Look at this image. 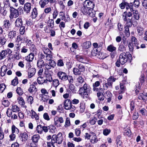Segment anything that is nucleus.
Returning a JSON list of instances; mask_svg holds the SVG:
<instances>
[{"instance_id":"nucleus-1","label":"nucleus","mask_w":147,"mask_h":147,"mask_svg":"<svg viewBox=\"0 0 147 147\" xmlns=\"http://www.w3.org/2000/svg\"><path fill=\"white\" fill-rule=\"evenodd\" d=\"M91 88L88 84H84L83 87L80 88L78 91L79 94L82 96H85L86 97L91 93Z\"/></svg>"},{"instance_id":"nucleus-2","label":"nucleus","mask_w":147,"mask_h":147,"mask_svg":"<svg viewBox=\"0 0 147 147\" xmlns=\"http://www.w3.org/2000/svg\"><path fill=\"white\" fill-rule=\"evenodd\" d=\"M131 58V55L128 53L123 52L120 54L119 56V61L120 63L123 65L126 63L128 59Z\"/></svg>"},{"instance_id":"nucleus-3","label":"nucleus","mask_w":147,"mask_h":147,"mask_svg":"<svg viewBox=\"0 0 147 147\" xmlns=\"http://www.w3.org/2000/svg\"><path fill=\"white\" fill-rule=\"evenodd\" d=\"M52 141L58 144H61L63 140L61 133L59 132L57 135H53L51 138Z\"/></svg>"},{"instance_id":"nucleus-4","label":"nucleus","mask_w":147,"mask_h":147,"mask_svg":"<svg viewBox=\"0 0 147 147\" xmlns=\"http://www.w3.org/2000/svg\"><path fill=\"white\" fill-rule=\"evenodd\" d=\"M93 90L97 93V96L99 100L103 101L104 100V96L103 93L104 92L103 88L101 87L94 88V89H93Z\"/></svg>"},{"instance_id":"nucleus-5","label":"nucleus","mask_w":147,"mask_h":147,"mask_svg":"<svg viewBox=\"0 0 147 147\" xmlns=\"http://www.w3.org/2000/svg\"><path fill=\"white\" fill-rule=\"evenodd\" d=\"M9 11L10 14L9 16L10 20L13 18H16L19 16L18 11L14 8L12 7H9Z\"/></svg>"},{"instance_id":"nucleus-6","label":"nucleus","mask_w":147,"mask_h":147,"mask_svg":"<svg viewBox=\"0 0 147 147\" xmlns=\"http://www.w3.org/2000/svg\"><path fill=\"white\" fill-rule=\"evenodd\" d=\"M87 1L86 6L87 8L88 9H88V11H89V16H92L91 14L92 15V11L94 7V2L91 0H89Z\"/></svg>"},{"instance_id":"nucleus-7","label":"nucleus","mask_w":147,"mask_h":147,"mask_svg":"<svg viewBox=\"0 0 147 147\" xmlns=\"http://www.w3.org/2000/svg\"><path fill=\"white\" fill-rule=\"evenodd\" d=\"M57 76L59 79L63 81H65L68 79V76L66 73L61 71L58 72Z\"/></svg>"},{"instance_id":"nucleus-8","label":"nucleus","mask_w":147,"mask_h":147,"mask_svg":"<svg viewBox=\"0 0 147 147\" xmlns=\"http://www.w3.org/2000/svg\"><path fill=\"white\" fill-rule=\"evenodd\" d=\"M64 120L62 117H58L56 116L54 118V123L55 125L57 127H60L61 125L59 123V122L60 124L63 123Z\"/></svg>"},{"instance_id":"nucleus-9","label":"nucleus","mask_w":147,"mask_h":147,"mask_svg":"<svg viewBox=\"0 0 147 147\" xmlns=\"http://www.w3.org/2000/svg\"><path fill=\"white\" fill-rule=\"evenodd\" d=\"M64 105L65 109L66 110L71 109L72 107V103L69 99H66L64 102Z\"/></svg>"},{"instance_id":"nucleus-10","label":"nucleus","mask_w":147,"mask_h":147,"mask_svg":"<svg viewBox=\"0 0 147 147\" xmlns=\"http://www.w3.org/2000/svg\"><path fill=\"white\" fill-rule=\"evenodd\" d=\"M90 134L92 135V137L90 139V142L92 144H95L98 141V140L95 134L93 132H90Z\"/></svg>"},{"instance_id":"nucleus-11","label":"nucleus","mask_w":147,"mask_h":147,"mask_svg":"<svg viewBox=\"0 0 147 147\" xmlns=\"http://www.w3.org/2000/svg\"><path fill=\"white\" fill-rule=\"evenodd\" d=\"M31 8V5L30 3H27L24 5V10L26 13H29Z\"/></svg>"},{"instance_id":"nucleus-12","label":"nucleus","mask_w":147,"mask_h":147,"mask_svg":"<svg viewBox=\"0 0 147 147\" xmlns=\"http://www.w3.org/2000/svg\"><path fill=\"white\" fill-rule=\"evenodd\" d=\"M35 54L31 53L28 56H26L24 59L27 62H31L32 61L34 57V55Z\"/></svg>"},{"instance_id":"nucleus-13","label":"nucleus","mask_w":147,"mask_h":147,"mask_svg":"<svg viewBox=\"0 0 147 147\" xmlns=\"http://www.w3.org/2000/svg\"><path fill=\"white\" fill-rule=\"evenodd\" d=\"M28 90L30 93L34 94L37 92V89L34 85L31 84L30 85Z\"/></svg>"},{"instance_id":"nucleus-14","label":"nucleus","mask_w":147,"mask_h":147,"mask_svg":"<svg viewBox=\"0 0 147 147\" xmlns=\"http://www.w3.org/2000/svg\"><path fill=\"white\" fill-rule=\"evenodd\" d=\"M131 11L133 12V16L132 18H134L135 19L138 20L140 18V14L138 11L137 10L133 9Z\"/></svg>"},{"instance_id":"nucleus-15","label":"nucleus","mask_w":147,"mask_h":147,"mask_svg":"<svg viewBox=\"0 0 147 147\" xmlns=\"http://www.w3.org/2000/svg\"><path fill=\"white\" fill-rule=\"evenodd\" d=\"M49 2V0H40L39 4L42 8H44Z\"/></svg>"},{"instance_id":"nucleus-16","label":"nucleus","mask_w":147,"mask_h":147,"mask_svg":"<svg viewBox=\"0 0 147 147\" xmlns=\"http://www.w3.org/2000/svg\"><path fill=\"white\" fill-rule=\"evenodd\" d=\"M9 109H8L6 111V114L8 117H11V119H16L18 118L17 115L15 114H12V113L11 111L9 112L8 110Z\"/></svg>"},{"instance_id":"nucleus-17","label":"nucleus","mask_w":147,"mask_h":147,"mask_svg":"<svg viewBox=\"0 0 147 147\" xmlns=\"http://www.w3.org/2000/svg\"><path fill=\"white\" fill-rule=\"evenodd\" d=\"M36 72V69L34 68H32L29 69L28 72L29 77L31 78L35 74Z\"/></svg>"},{"instance_id":"nucleus-18","label":"nucleus","mask_w":147,"mask_h":147,"mask_svg":"<svg viewBox=\"0 0 147 147\" xmlns=\"http://www.w3.org/2000/svg\"><path fill=\"white\" fill-rule=\"evenodd\" d=\"M125 7L127 10L129 9L130 11H133V3H128L127 2H125Z\"/></svg>"},{"instance_id":"nucleus-19","label":"nucleus","mask_w":147,"mask_h":147,"mask_svg":"<svg viewBox=\"0 0 147 147\" xmlns=\"http://www.w3.org/2000/svg\"><path fill=\"white\" fill-rule=\"evenodd\" d=\"M40 138V136L39 135H34L32 136L31 140L33 143H37Z\"/></svg>"},{"instance_id":"nucleus-20","label":"nucleus","mask_w":147,"mask_h":147,"mask_svg":"<svg viewBox=\"0 0 147 147\" xmlns=\"http://www.w3.org/2000/svg\"><path fill=\"white\" fill-rule=\"evenodd\" d=\"M15 25L16 27H20L22 25V20L21 19L18 18L15 22Z\"/></svg>"},{"instance_id":"nucleus-21","label":"nucleus","mask_w":147,"mask_h":147,"mask_svg":"<svg viewBox=\"0 0 147 147\" xmlns=\"http://www.w3.org/2000/svg\"><path fill=\"white\" fill-rule=\"evenodd\" d=\"M107 50L110 52L116 51V48L113 45L111 44L107 47Z\"/></svg>"},{"instance_id":"nucleus-22","label":"nucleus","mask_w":147,"mask_h":147,"mask_svg":"<svg viewBox=\"0 0 147 147\" xmlns=\"http://www.w3.org/2000/svg\"><path fill=\"white\" fill-rule=\"evenodd\" d=\"M38 14L37 9L36 7L34 8L31 13V16L32 18H35Z\"/></svg>"},{"instance_id":"nucleus-23","label":"nucleus","mask_w":147,"mask_h":147,"mask_svg":"<svg viewBox=\"0 0 147 147\" xmlns=\"http://www.w3.org/2000/svg\"><path fill=\"white\" fill-rule=\"evenodd\" d=\"M106 94H107L106 98L107 99V102H109L111 100V98L112 97V94L109 91H107L106 92Z\"/></svg>"},{"instance_id":"nucleus-24","label":"nucleus","mask_w":147,"mask_h":147,"mask_svg":"<svg viewBox=\"0 0 147 147\" xmlns=\"http://www.w3.org/2000/svg\"><path fill=\"white\" fill-rule=\"evenodd\" d=\"M20 136L22 138V141L23 142L26 141L28 138V134L25 132L22 133L20 134Z\"/></svg>"},{"instance_id":"nucleus-25","label":"nucleus","mask_w":147,"mask_h":147,"mask_svg":"<svg viewBox=\"0 0 147 147\" xmlns=\"http://www.w3.org/2000/svg\"><path fill=\"white\" fill-rule=\"evenodd\" d=\"M31 111V118L33 119L35 118L36 120H38L39 118V116L33 110H32Z\"/></svg>"},{"instance_id":"nucleus-26","label":"nucleus","mask_w":147,"mask_h":147,"mask_svg":"<svg viewBox=\"0 0 147 147\" xmlns=\"http://www.w3.org/2000/svg\"><path fill=\"white\" fill-rule=\"evenodd\" d=\"M7 69V67L5 65L1 67V76H4Z\"/></svg>"},{"instance_id":"nucleus-27","label":"nucleus","mask_w":147,"mask_h":147,"mask_svg":"<svg viewBox=\"0 0 147 147\" xmlns=\"http://www.w3.org/2000/svg\"><path fill=\"white\" fill-rule=\"evenodd\" d=\"M37 82L39 84H42L44 83H46L44 78L40 76L37 78Z\"/></svg>"},{"instance_id":"nucleus-28","label":"nucleus","mask_w":147,"mask_h":147,"mask_svg":"<svg viewBox=\"0 0 147 147\" xmlns=\"http://www.w3.org/2000/svg\"><path fill=\"white\" fill-rule=\"evenodd\" d=\"M125 13H126L124 12L122 15L123 20L124 21L126 22L127 23L131 22V20L129 18H127L128 17L127 16Z\"/></svg>"},{"instance_id":"nucleus-29","label":"nucleus","mask_w":147,"mask_h":147,"mask_svg":"<svg viewBox=\"0 0 147 147\" xmlns=\"http://www.w3.org/2000/svg\"><path fill=\"white\" fill-rule=\"evenodd\" d=\"M16 31H10L8 33V36L9 38L13 39L16 35Z\"/></svg>"},{"instance_id":"nucleus-30","label":"nucleus","mask_w":147,"mask_h":147,"mask_svg":"<svg viewBox=\"0 0 147 147\" xmlns=\"http://www.w3.org/2000/svg\"><path fill=\"white\" fill-rule=\"evenodd\" d=\"M30 50L32 52L31 53L36 54L37 53L36 49L34 45L32 44L30 47Z\"/></svg>"},{"instance_id":"nucleus-31","label":"nucleus","mask_w":147,"mask_h":147,"mask_svg":"<svg viewBox=\"0 0 147 147\" xmlns=\"http://www.w3.org/2000/svg\"><path fill=\"white\" fill-rule=\"evenodd\" d=\"M100 50H98V49L94 48L92 50L91 52V55L93 56H96L97 55H98L99 53Z\"/></svg>"},{"instance_id":"nucleus-32","label":"nucleus","mask_w":147,"mask_h":147,"mask_svg":"<svg viewBox=\"0 0 147 147\" xmlns=\"http://www.w3.org/2000/svg\"><path fill=\"white\" fill-rule=\"evenodd\" d=\"M18 103L21 105H24L25 104V102L23 98L21 96H19L17 98Z\"/></svg>"},{"instance_id":"nucleus-33","label":"nucleus","mask_w":147,"mask_h":147,"mask_svg":"<svg viewBox=\"0 0 147 147\" xmlns=\"http://www.w3.org/2000/svg\"><path fill=\"white\" fill-rule=\"evenodd\" d=\"M140 99H142L143 100H145L147 98V94L145 93H140V96L139 97Z\"/></svg>"},{"instance_id":"nucleus-34","label":"nucleus","mask_w":147,"mask_h":147,"mask_svg":"<svg viewBox=\"0 0 147 147\" xmlns=\"http://www.w3.org/2000/svg\"><path fill=\"white\" fill-rule=\"evenodd\" d=\"M76 82V84H78V85H79L84 82V79L82 76H79L77 79Z\"/></svg>"},{"instance_id":"nucleus-35","label":"nucleus","mask_w":147,"mask_h":147,"mask_svg":"<svg viewBox=\"0 0 147 147\" xmlns=\"http://www.w3.org/2000/svg\"><path fill=\"white\" fill-rule=\"evenodd\" d=\"M11 110L13 112H17L20 111V108L16 105H12Z\"/></svg>"},{"instance_id":"nucleus-36","label":"nucleus","mask_w":147,"mask_h":147,"mask_svg":"<svg viewBox=\"0 0 147 147\" xmlns=\"http://www.w3.org/2000/svg\"><path fill=\"white\" fill-rule=\"evenodd\" d=\"M10 25V24L9 20H6L4 22L3 27L6 29H8Z\"/></svg>"},{"instance_id":"nucleus-37","label":"nucleus","mask_w":147,"mask_h":147,"mask_svg":"<svg viewBox=\"0 0 147 147\" xmlns=\"http://www.w3.org/2000/svg\"><path fill=\"white\" fill-rule=\"evenodd\" d=\"M83 47L85 49L89 48L91 46V43L90 41H86L83 43Z\"/></svg>"},{"instance_id":"nucleus-38","label":"nucleus","mask_w":147,"mask_h":147,"mask_svg":"<svg viewBox=\"0 0 147 147\" xmlns=\"http://www.w3.org/2000/svg\"><path fill=\"white\" fill-rule=\"evenodd\" d=\"M77 60L80 62L83 63H85L86 62V59L85 57L81 56H77Z\"/></svg>"},{"instance_id":"nucleus-39","label":"nucleus","mask_w":147,"mask_h":147,"mask_svg":"<svg viewBox=\"0 0 147 147\" xmlns=\"http://www.w3.org/2000/svg\"><path fill=\"white\" fill-rule=\"evenodd\" d=\"M12 132V133H15L18 134L19 133V130L14 125H13L11 127Z\"/></svg>"},{"instance_id":"nucleus-40","label":"nucleus","mask_w":147,"mask_h":147,"mask_svg":"<svg viewBox=\"0 0 147 147\" xmlns=\"http://www.w3.org/2000/svg\"><path fill=\"white\" fill-rule=\"evenodd\" d=\"M126 47L125 46H123L122 44H120L118 48V50L120 52H123L125 50Z\"/></svg>"},{"instance_id":"nucleus-41","label":"nucleus","mask_w":147,"mask_h":147,"mask_svg":"<svg viewBox=\"0 0 147 147\" xmlns=\"http://www.w3.org/2000/svg\"><path fill=\"white\" fill-rule=\"evenodd\" d=\"M70 119L69 117L66 118L64 125L65 127H67L70 126Z\"/></svg>"},{"instance_id":"nucleus-42","label":"nucleus","mask_w":147,"mask_h":147,"mask_svg":"<svg viewBox=\"0 0 147 147\" xmlns=\"http://www.w3.org/2000/svg\"><path fill=\"white\" fill-rule=\"evenodd\" d=\"M46 78L45 79V80L47 83V81L51 82L53 80V79L51 76L50 74H48L46 76Z\"/></svg>"},{"instance_id":"nucleus-43","label":"nucleus","mask_w":147,"mask_h":147,"mask_svg":"<svg viewBox=\"0 0 147 147\" xmlns=\"http://www.w3.org/2000/svg\"><path fill=\"white\" fill-rule=\"evenodd\" d=\"M7 55L4 50H2L0 53V60H1L5 57Z\"/></svg>"},{"instance_id":"nucleus-44","label":"nucleus","mask_w":147,"mask_h":147,"mask_svg":"<svg viewBox=\"0 0 147 147\" xmlns=\"http://www.w3.org/2000/svg\"><path fill=\"white\" fill-rule=\"evenodd\" d=\"M73 71L75 75H79L81 74V71L77 68H74Z\"/></svg>"},{"instance_id":"nucleus-45","label":"nucleus","mask_w":147,"mask_h":147,"mask_svg":"<svg viewBox=\"0 0 147 147\" xmlns=\"http://www.w3.org/2000/svg\"><path fill=\"white\" fill-rule=\"evenodd\" d=\"M36 131L37 132L40 134L42 133V127L41 125H38L36 128Z\"/></svg>"},{"instance_id":"nucleus-46","label":"nucleus","mask_w":147,"mask_h":147,"mask_svg":"<svg viewBox=\"0 0 147 147\" xmlns=\"http://www.w3.org/2000/svg\"><path fill=\"white\" fill-rule=\"evenodd\" d=\"M137 30L140 35H142L143 33V28L140 26H138L137 28Z\"/></svg>"},{"instance_id":"nucleus-47","label":"nucleus","mask_w":147,"mask_h":147,"mask_svg":"<svg viewBox=\"0 0 147 147\" xmlns=\"http://www.w3.org/2000/svg\"><path fill=\"white\" fill-rule=\"evenodd\" d=\"M33 98L31 96H29L27 98V101L28 103L31 105L33 102Z\"/></svg>"},{"instance_id":"nucleus-48","label":"nucleus","mask_w":147,"mask_h":147,"mask_svg":"<svg viewBox=\"0 0 147 147\" xmlns=\"http://www.w3.org/2000/svg\"><path fill=\"white\" fill-rule=\"evenodd\" d=\"M6 42V39L3 36L0 37V44L2 46L4 45Z\"/></svg>"},{"instance_id":"nucleus-49","label":"nucleus","mask_w":147,"mask_h":147,"mask_svg":"<svg viewBox=\"0 0 147 147\" xmlns=\"http://www.w3.org/2000/svg\"><path fill=\"white\" fill-rule=\"evenodd\" d=\"M140 0H134L133 3V5H134L135 7L136 8L138 7L139 5Z\"/></svg>"},{"instance_id":"nucleus-50","label":"nucleus","mask_w":147,"mask_h":147,"mask_svg":"<svg viewBox=\"0 0 147 147\" xmlns=\"http://www.w3.org/2000/svg\"><path fill=\"white\" fill-rule=\"evenodd\" d=\"M85 104L81 103L80 106V111L81 113H83L84 112L85 109Z\"/></svg>"},{"instance_id":"nucleus-51","label":"nucleus","mask_w":147,"mask_h":147,"mask_svg":"<svg viewBox=\"0 0 147 147\" xmlns=\"http://www.w3.org/2000/svg\"><path fill=\"white\" fill-rule=\"evenodd\" d=\"M13 86H15L18 83V79L17 77H16L11 82Z\"/></svg>"},{"instance_id":"nucleus-52","label":"nucleus","mask_w":147,"mask_h":147,"mask_svg":"<svg viewBox=\"0 0 147 147\" xmlns=\"http://www.w3.org/2000/svg\"><path fill=\"white\" fill-rule=\"evenodd\" d=\"M125 35L127 37H128L130 35L129 27L128 26H126L125 27Z\"/></svg>"},{"instance_id":"nucleus-53","label":"nucleus","mask_w":147,"mask_h":147,"mask_svg":"<svg viewBox=\"0 0 147 147\" xmlns=\"http://www.w3.org/2000/svg\"><path fill=\"white\" fill-rule=\"evenodd\" d=\"M131 41L132 42L133 44H134V45H138V40L135 37L132 36L131 37Z\"/></svg>"},{"instance_id":"nucleus-54","label":"nucleus","mask_w":147,"mask_h":147,"mask_svg":"<svg viewBox=\"0 0 147 147\" xmlns=\"http://www.w3.org/2000/svg\"><path fill=\"white\" fill-rule=\"evenodd\" d=\"M43 50L44 53L46 55H49L51 54V51L49 49L44 48L43 49Z\"/></svg>"},{"instance_id":"nucleus-55","label":"nucleus","mask_w":147,"mask_h":147,"mask_svg":"<svg viewBox=\"0 0 147 147\" xmlns=\"http://www.w3.org/2000/svg\"><path fill=\"white\" fill-rule=\"evenodd\" d=\"M53 84L55 87L57 86L59 84V82L57 79L54 80L53 82Z\"/></svg>"},{"instance_id":"nucleus-56","label":"nucleus","mask_w":147,"mask_h":147,"mask_svg":"<svg viewBox=\"0 0 147 147\" xmlns=\"http://www.w3.org/2000/svg\"><path fill=\"white\" fill-rule=\"evenodd\" d=\"M87 8H86L85 7H83L82 9V11L83 13L85 15H86L87 14L89 15V12L88 11V9H87Z\"/></svg>"},{"instance_id":"nucleus-57","label":"nucleus","mask_w":147,"mask_h":147,"mask_svg":"<svg viewBox=\"0 0 147 147\" xmlns=\"http://www.w3.org/2000/svg\"><path fill=\"white\" fill-rule=\"evenodd\" d=\"M124 85L123 84H120V90L119 91V94H122L124 92Z\"/></svg>"},{"instance_id":"nucleus-58","label":"nucleus","mask_w":147,"mask_h":147,"mask_svg":"<svg viewBox=\"0 0 147 147\" xmlns=\"http://www.w3.org/2000/svg\"><path fill=\"white\" fill-rule=\"evenodd\" d=\"M48 23L49 26L51 27H53L54 26V21L53 19H50L48 20Z\"/></svg>"},{"instance_id":"nucleus-59","label":"nucleus","mask_w":147,"mask_h":147,"mask_svg":"<svg viewBox=\"0 0 147 147\" xmlns=\"http://www.w3.org/2000/svg\"><path fill=\"white\" fill-rule=\"evenodd\" d=\"M78 68L81 72H84L85 70L84 66L82 64L79 65Z\"/></svg>"},{"instance_id":"nucleus-60","label":"nucleus","mask_w":147,"mask_h":147,"mask_svg":"<svg viewBox=\"0 0 147 147\" xmlns=\"http://www.w3.org/2000/svg\"><path fill=\"white\" fill-rule=\"evenodd\" d=\"M120 136H118L116 139L117 144L118 147L120 146L121 145V142L120 140Z\"/></svg>"},{"instance_id":"nucleus-61","label":"nucleus","mask_w":147,"mask_h":147,"mask_svg":"<svg viewBox=\"0 0 147 147\" xmlns=\"http://www.w3.org/2000/svg\"><path fill=\"white\" fill-rule=\"evenodd\" d=\"M16 91L18 94L20 95H22L23 93L22 89L20 87L18 88L16 90Z\"/></svg>"},{"instance_id":"nucleus-62","label":"nucleus","mask_w":147,"mask_h":147,"mask_svg":"<svg viewBox=\"0 0 147 147\" xmlns=\"http://www.w3.org/2000/svg\"><path fill=\"white\" fill-rule=\"evenodd\" d=\"M111 130L110 129H105L103 131V134L105 136H107L108 135L110 132Z\"/></svg>"},{"instance_id":"nucleus-63","label":"nucleus","mask_w":147,"mask_h":147,"mask_svg":"<svg viewBox=\"0 0 147 147\" xmlns=\"http://www.w3.org/2000/svg\"><path fill=\"white\" fill-rule=\"evenodd\" d=\"M96 117H94L93 118H91L90 121V123L91 125L94 124L96 120Z\"/></svg>"},{"instance_id":"nucleus-64","label":"nucleus","mask_w":147,"mask_h":147,"mask_svg":"<svg viewBox=\"0 0 147 147\" xmlns=\"http://www.w3.org/2000/svg\"><path fill=\"white\" fill-rule=\"evenodd\" d=\"M55 143L53 141H51V142H47V146L48 147H55L54 144Z\"/></svg>"}]
</instances>
